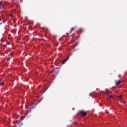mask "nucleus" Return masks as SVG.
Instances as JSON below:
<instances>
[{
    "label": "nucleus",
    "mask_w": 127,
    "mask_h": 127,
    "mask_svg": "<svg viewBox=\"0 0 127 127\" xmlns=\"http://www.w3.org/2000/svg\"><path fill=\"white\" fill-rule=\"evenodd\" d=\"M118 100L120 101V102H123V97H122V96H119L118 97Z\"/></svg>",
    "instance_id": "nucleus-3"
},
{
    "label": "nucleus",
    "mask_w": 127,
    "mask_h": 127,
    "mask_svg": "<svg viewBox=\"0 0 127 127\" xmlns=\"http://www.w3.org/2000/svg\"><path fill=\"white\" fill-rule=\"evenodd\" d=\"M93 95V93H91L89 94V96H92Z\"/></svg>",
    "instance_id": "nucleus-10"
},
{
    "label": "nucleus",
    "mask_w": 127,
    "mask_h": 127,
    "mask_svg": "<svg viewBox=\"0 0 127 127\" xmlns=\"http://www.w3.org/2000/svg\"><path fill=\"white\" fill-rule=\"evenodd\" d=\"M109 98H110V99H113L114 98V96L113 95H110L109 96Z\"/></svg>",
    "instance_id": "nucleus-6"
},
{
    "label": "nucleus",
    "mask_w": 127,
    "mask_h": 127,
    "mask_svg": "<svg viewBox=\"0 0 127 127\" xmlns=\"http://www.w3.org/2000/svg\"><path fill=\"white\" fill-rule=\"evenodd\" d=\"M66 62H67V60H66V59L63 60L62 61V64H65V63H66Z\"/></svg>",
    "instance_id": "nucleus-4"
},
{
    "label": "nucleus",
    "mask_w": 127,
    "mask_h": 127,
    "mask_svg": "<svg viewBox=\"0 0 127 127\" xmlns=\"http://www.w3.org/2000/svg\"><path fill=\"white\" fill-rule=\"evenodd\" d=\"M74 30V27H72L70 28V31L69 32L70 33H71V32H72V31H73Z\"/></svg>",
    "instance_id": "nucleus-5"
},
{
    "label": "nucleus",
    "mask_w": 127,
    "mask_h": 127,
    "mask_svg": "<svg viewBox=\"0 0 127 127\" xmlns=\"http://www.w3.org/2000/svg\"><path fill=\"white\" fill-rule=\"evenodd\" d=\"M3 85H4V82H2L0 84V86H2Z\"/></svg>",
    "instance_id": "nucleus-7"
},
{
    "label": "nucleus",
    "mask_w": 127,
    "mask_h": 127,
    "mask_svg": "<svg viewBox=\"0 0 127 127\" xmlns=\"http://www.w3.org/2000/svg\"><path fill=\"white\" fill-rule=\"evenodd\" d=\"M13 55V54L12 53H11L10 55H8V56H12Z\"/></svg>",
    "instance_id": "nucleus-8"
},
{
    "label": "nucleus",
    "mask_w": 127,
    "mask_h": 127,
    "mask_svg": "<svg viewBox=\"0 0 127 127\" xmlns=\"http://www.w3.org/2000/svg\"><path fill=\"white\" fill-rule=\"evenodd\" d=\"M10 16H11V17H12L13 16H12V14H9Z\"/></svg>",
    "instance_id": "nucleus-9"
},
{
    "label": "nucleus",
    "mask_w": 127,
    "mask_h": 127,
    "mask_svg": "<svg viewBox=\"0 0 127 127\" xmlns=\"http://www.w3.org/2000/svg\"><path fill=\"white\" fill-rule=\"evenodd\" d=\"M79 113L80 115H82V116H83V117H86V116H87V112H85L84 110H80L79 111Z\"/></svg>",
    "instance_id": "nucleus-1"
},
{
    "label": "nucleus",
    "mask_w": 127,
    "mask_h": 127,
    "mask_svg": "<svg viewBox=\"0 0 127 127\" xmlns=\"http://www.w3.org/2000/svg\"><path fill=\"white\" fill-rule=\"evenodd\" d=\"M121 83H122L121 80L117 81H116V85H117V86H119V85H120L121 84Z\"/></svg>",
    "instance_id": "nucleus-2"
},
{
    "label": "nucleus",
    "mask_w": 127,
    "mask_h": 127,
    "mask_svg": "<svg viewBox=\"0 0 127 127\" xmlns=\"http://www.w3.org/2000/svg\"><path fill=\"white\" fill-rule=\"evenodd\" d=\"M99 93H104V91H99Z\"/></svg>",
    "instance_id": "nucleus-11"
},
{
    "label": "nucleus",
    "mask_w": 127,
    "mask_h": 127,
    "mask_svg": "<svg viewBox=\"0 0 127 127\" xmlns=\"http://www.w3.org/2000/svg\"><path fill=\"white\" fill-rule=\"evenodd\" d=\"M2 23V22L0 23V25H1Z\"/></svg>",
    "instance_id": "nucleus-12"
}]
</instances>
